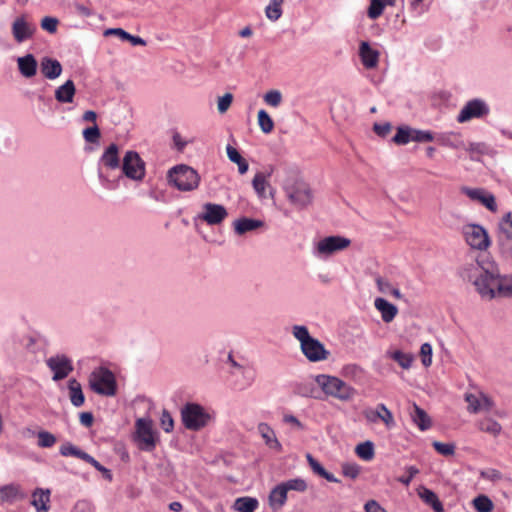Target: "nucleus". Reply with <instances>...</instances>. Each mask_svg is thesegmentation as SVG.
Wrapping results in <instances>:
<instances>
[{"label": "nucleus", "mask_w": 512, "mask_h": 512, "mask_svg": "<svg viewBox=\"0 0 512 512\" xmlns=\"http://www.w3.org/2000/svg\"><path fill=\"white\" fill-rule=\"evenodd\" d=\"M501 274L497 262L488 256L478 257L459 269L462 280L470 283L482 299L489 301L497 297Z\"/></svg>", "instance_id": "f257e3e1"}, {"label": "nucleus", "mask_w": 512, "mask_h": 512, "mask_svg": "<svg viewBox=\"0 0 512 512\" xmlns=\"http://www.w3.org/2000/svg\"><path fill=\"white\" fill-rule=\"evenodd\" d=\"M292 334L300 342L301 351L310 362H320L328 358L329 351L318 339L310 336L306 326L294 325Z\"/></svg>", "instance_id": "f03ea898"}, {"label": "nucleus", "mask_w": 512, "mask_h": 512, "mask_svg": "<svg viewBox=\"0 0 512 512\" xmlns=\"http://www.w3.org/2000/svg\"><path fill=\"white\" fill-rule=\"evenodd\" d=\"M168 183L182 192L193 191L198 188L200 176L192 167L180 164L169 169L167 174Z\"/></svg>", "instance_id": "7ed1b4c3"}, {"label": "nucleus", "mask_w": 512, "mask_h": 512, "mask_svg": "<svg viewBox=\"0 0 512 512\" xmlns=\"http://www.w3.org/2000/svg\"><path fill=\"white\" fill-rule=\"evenodd\" d=\"M315 381L326 395L343 402L352 400L357 394L355 388L335 376L320 374Z\"/></svg>", "instance_id": "20e7f679"}, {"label": "nucleus", "mask_w": 512, "mask_h": 512, "mask_svg": "<svg viewBox=\"0 0 512 512\" xmlns=\"http://www.w3.org/2000/svg\"><path fill=\"white\" fill-rule=\"evenodd\" d=\"M184 427L190 431H199L206 427L211 421L210 413L200 404L194 402L186 403L180 411Z\"/></svg>", "instance_id": "39448f33"}, {"label": "nucleus", "mask_w": 512, "mask_h": 512, "mask_svg": "<svg viewBox=\"0 0 512 512\" xmlns=\"http://www.w3.org/2000/svg\"><path fill=\"white\" fill-rule=\"evenodd\" d=\"M89 387L99 395L114 396L117 384L114 374L105 367L93 370L89 376Z\"/></svg>", "instance_id": "423d86ee"}, {"label": "nucleus", "mask_w": 512, "mask_h": 512, "mask_svg": "<svg viewBox=\"0 0 512 512\" xmlns=\"http://www.w3.org/2000/svg\"><path fill=\"white\" fill-rule=\"evenodd\" d=\"M283 189L289 201L299 209L307 207L313 201L310 186L300 179L284 182Z\"/></svg>", "instance_id": "0eeeda50"}, {"label": "nucleus", "mask_w": 512, "mask_h": 512, "mask_svg": "<svg viewBox=\"0 0 512 512\" xmlns=\"http://www.w3.org/2000/svg\"><path fill=\"white\" fill-rule=\"evenodd\" d=\"M350 244L351 240L344 236H327L316 243L313 254L317 258H328L337 252L347 249Z\"/></svg>", "instance_id": "6e6552de"}, {"label": "nucleus", "mask_w": 512, "mask_h": 512, "mask_svg": "<svg viewBox=\"0 0 512 512\" xmlns=\"http://www.w3.org/2000/svg\"><path fill=\"white\" fill-rule=\"evenodd\" d=\"M120 168L123 175L131 180L140 182L145 178L146 165L136 151L129 150L124 154Z\"/></svg>", "instance_id": "1a4fd4ad"}, {"label": "nucleus", "mask_w": 512, "mask_h": 512, "mask_svg": "<svg viewBox=\"0 0 512 512\" xmlns=\"http://www.w3.org/2000/svg\"><path fill=\"white\" fill-rule=\"evenodd\" d=\"M466 243L475 250L486 251L491 246L487 230L479 224H466L462 228Z\"/></svg>", "instance_id": "9d476101"}, {"label": "nucleus", "mask_w": 512, "mask_h": 512, "mask_svg": "<svg viewBox=\"0 0 512 512\" xmlns=\"http://www.w3.org/2000/svg\"><path fill=\"white\" fill-rule=\"evenodd\" d=\"M136 440L140 449L152 451L156 446V439L152 428V421L140 418L136 421Z\"/></svg>", "instance_id": "9b49d317"}, {"label": "nucleus", "mask_w": 512, "mask_h": 512, "mask_svg": "<svg viewBox=\"0 0 512 512\" xmlns=\"http://www.w3.org/2000/svg\"><path fill=\"white\" fill-rule=\"evenodd\" d=\"M490 112L489 106L482 99L468 101L457 115V122L465 123L474 118H482Z\"/></svg>", "instance_id": "f8f14e48"}, {"label": "nucleus", "mask_w": 512, "mask_h": 512, "mask_svg": "<svg viewBox=\"0 0 512 512\" xmlns=\"http://www.w3.org/2000/svg\"><path fill=\"white\" fill-rule=\"evenodd\" d=\"M500 235L498 244L500 253L508 258L512 255V213L508 212L499 224Z\"/></svg>", "instance_id": "ddd939ff"}, {"label": "nucleus", "mask_w": 512, "mask_h": 512, "mask_svg": "<svg viewBox=\"0 0 512 512\" xmlns=\"http://www.w3.org/2000/svg\"><path fill=\"white\" fill-rule=\"evenodd\" d=\"M46 365L53 372L52 379L54 381L66 378L73 371L71 359L64 354L51 356L46 360Z\"/></svg>", "instance_id": "4468645a"}, {"label": "nucleus", "mask_w": 512, "mask_h": 512, "mask_svg": "<svg viewBox=\"0 0 512 512\" xmlns=\"http://www.w3.org/2000/svg\"><path fill=\"white\" fill-rule=\"evenodd\" d=\"M464 399L467 402V411L472 414L489 412L494 406L493 400L483 392L465 393Z\"/></svg>", "instance_id": "2eb2a0df"}, {"label": "nucleus", "mask_w": 512, "mask_h": 512, "mask_svg": "<svg viewBox=\"0 0 512 512\" xmlns=\"http://www.w3.org/2000/svg\"><path fill=\"white\" fill-rule=\"evenodd\" d=\"M461 192L472 201L479 202L485 206L489 211H497V204L494 195L484 188L462 187Z\"/></svg>", "instance_id": "dca6fc26"}, {"label": "nucleus", "mask_w": 512, "mask_h": 512, "mask_svg": "<svg viewBox=\"0 0 512 512\" xmlns=\"http://www.w3.org/2000/svg\"><path fill=\"white\" fill-rule=\"evenodd\" d=\"M228 216L226 208L221 204L205 203L199 218L208 225H218Z\"/></svg>", "instance_id": "f3484780"}, {"label": "nucleus", "mask_w": 512, "mask_h": 512, "mask_svg": "<svg viewBox=\"0 0 512 512\" xmlns=\"http://www.w3.org/2000/svg\"><path fill=\"white\" fill-rule=\"evenodd\" d=\"M11 30L14 40L17 43H23L33 37L36 26L29 22L25 16H20L13 21Z\"/></svg>", "instance_id": "a211bd4d"}, {"label": "nucleus", "mask_w": 512, "mask_h": 512, "mask_svg": "<svg viewBox=\"0 0 512 512\" xmlns=\"http://www.w3.org/2000/svg\"><path fill=\"white\" fill-rule=\"evenodd\" d=\"M122 163L119 146L115 143L109 144L99 159V167L107 170L119 169Z\"/></svg>", "instance_id": "6ab92c4d"}, {"label": "nucleus", "mask_w": 512, "mask_h": 512, "mask_svg": "<svg viewBox=\"0 0 512 512\" xmlns=\"http://www.w3.org/2000/svg\"><path fill=\"white\" fill-rule=\"evenodd\" d=\"M435 139L438 144L443 147H448L455 150H462V148L466 147V142L463 139L462 134L459 132L450 131L439 133Z\"/></svg>", "instance_id": "aec40b11"}, {"label": "nucleus", "mask_w": 512, "mask_h": 512, "mask_svg": "<svg viewBox=\"0 0 512 512\" xmlns=\"http://www.w3.org/2000/svg\"><path fill=\"white\" fill-rule=\"evenodd\" d=\"M40 72L44 78L55 80L62 74L63 67L61 63L51 57H43L39 64Z\"/></svg>", "instance_id": "412c9836"}, {"label": "nucleus", "mask_w": 512, "mask_h": 512, "mask_svg": "<svg viewBox=\"0 0 512 512\" xmlns=\"http://www.w3.org/2000/svg\"><path fill=\"white\" fill-rule=\"evenodd\" d=\"M18 71L24 78L30 79L37 74L38 62L33 54H25L17 58Z\"/></svg>", "instance_id": "4be33fe9"}, {"label": "nucleus", "mask_w": 512, "mask_h": 512, "mask_svg": "<svg viewBox=\"0 0 512 512\" xmlns=\"http://www.w3.org/2000/svg\"><path fill=\"white\" fill-rule=\"evenodd\" d=\"M359 56L363 66L367 69L377 67L379 62V52L373 49L366 41H362L359 46Z\"/></svg>", "instance_id": "5701e85b"}, {"label": "nucleus", "mask_w": 512, "mask_h": 512, "mask_svg": "<svg viewBox=\"0 0 512 512\" xmlns=\"http://www.w3.org/2000/svg\"><path fill=\"white\" fill-rule=\"evenodd\" d=\"M258 433L261 435L265 442V445L276 452L282 451V445L276 437V433L273 428L267 423H259L257 426Z\"/></svg>", "instance_id": "b1692460"}, {"label": "nucleus", "mask_w": 512, "mask_h": 512, "mask_svg": "<svg viewBox=\"0 0 512 512\" xmlns=\"http://www.w3.org/2000/svg\"><path fill=\"white\" fill-rule=\"evenodd\" d=\"M76 95V86L71 79L66 80L55 89L54 97L60 104H71Z\"/></svg>", "instance_id": "393cba45"}, {"label": "nucleus", "mask_w": 512, "mask_h": 512, "mask_svg": "<svg viewBox=\"0 0 512 512\" xmlns=\"http://www.w3.org/2000/svg\"><path fill=\"white\" fill-rule=\"evenodd\" d=\"M375 308L381 313L382 320L390 323L396 317L398 309L384 298H376L374 301Z\"/></svg>", "instance_id": "a878e982"}, {"label": "nucleus", "mask_w": 512, "mask_h": 512, "mask_svg": "<svg viewBox=\"0 0 512 512\" xmlns=\"http://www.w3.org/2000/svg\"><path fill=\"white\" fill-rule=\"evenodd\" d=\"M234 230L238 235L254 231L264 226V222L258 219L242 217L234 221Z\"/></svg>", "instance_id": "bb28decb"}, {"label": "nucleus", "mask_w": 512, "mask_h": 512, "mask_svg": "<svg viewBox=\"0 0 512 512\" xmlns=\"http://www.w3.org/2000/svg\"><path fill=\"white\" fill-rule=\"evenodd\" d=\"M50 491L43 489H36L32 494V505L37 512H47L50 508Z\"/></svg>", "instance_id": "cd10ccee"}, {"label": "nucleus", "mask_w": 512, "mask_h": 512, "mask_svg": "<svg viewBox=\"0 0 512 512\" xmlns=\"http://www.w3.org/2000/svg\"><path fill=\"white\" fill-rule=\"evenodd\" d=\"M306 459L314 474L332 483L339 482V479H337L332 473L326 471V469L320 464V462L317 461L310 453L306 454Z\"/></svg>", "instance_id": "c85d7f7f"}, {"label": "nucleus", "mask_w": 512, "mask_h": 512, "mask_svg": "<svg viewBox=\"0 0 512 512\" xmlns=\"http://www.w3.org/2000/svg\"><path fill=\"white\" fill-rule=\"evenodd\" d=\"M418 495L427 505L431 506L435 512L444 511L441 501L432 490L426 487H421L418 490Z\"/></svg>", "instance_id": "c756f323"}, {"label": "nucleus", "mask_w": 512, "mask_h": 512, "mask_svg": "<svg viewBox=\"0 0 512 512\" xmlns=\"http://www.w3.org/2000/svg\"><path fill=\"white\" fill-rule=\"evenodd\" d=\"M287 488L283 482L276 485L269 494V502L273 508H281L287 500Z\"/></svg>", "instance_id": "7c9ffc66"}, {"label": "nucleus", "mask_w": 512, "mask_h": 512, "mask_svg": "<svg viewBox=\"0 0 512 512\" xmlns=\"http://www.w3.org/2000/svg\"><path fill=\"white\" fill-rule=\"evenodd\" d=\"M69 397L73 406L81 407L84 404L85 397L80 383L76 379H70L68 382Z\"/></svg>", "instance_id": "2f4dec72"}, {"label": "nucleus", "mask_w": 512, "mask_h": 512, "mask_svg": "<svg viewBox=\"0 0 512 512\" xmlns=\"http://www.w3.org/2000/svg\"><path fill=\"white\" fill-rule=\"evenodd\" d=\"M477 427L480 431L488 433L493 437H497L502 432V426L499 422L491 417H485L477 422Z\"/></svg>", "instance_id": "473e14b6"}, {"label": "nucleus", "mask_w": 512, "mask_h": 512, "mask_svg": "<svg viewBox=\"0 0 512 512\" xmlns=\"http://www.w3.org/2000/svg\"><path fill=\"white\" fill-rule=\"evenodd\" d=\"M412 421L419 427L420 430L424 431L430 428L431 420L427 413L420 408L418 405H413V411L411 412Z\"/></svg>", "instance_id": "72a5a7b5"}, {"label": "nucleus", "mask_w": 512, "mask_h": 512, "mask_svg": "<svg viewBox=\"0 0 512 512\" xmlns=\"http://www.w3.org/2000/svg\"><path fill=\"white\" fill-rule=\"evenodd\" d=\"M226 152H227V157L228 159L237 164L238 166V171L241 175L245 174L248 169H249V164L248 162L240 155V153L238 152V150L236 148H234L233 146L231 145H228L226 147Z\"/></svg>", "instance_id": "f704fd0d"}, {"label": "nucleus", "mask_w": 512, "mask_h": 512, "mask_svg": "<svg viewBox=\"0 0 512 512\" xmlns=\"http://www.w3.org/2000/svg\"><path fill=\"white\" fill-rule=\"evenodd\" d=\"M104 34L105 35H117L122 40H127V41L131 42V44L134 46L146 45V41L143 38H141L139 36L131 35L128 32H126L125 30H123L122 28H110V29H107Z\"/></svg>", "instance_id": "c9c22d12"}, {"label": "nucleus", "mask_w": 512, "mask_h": 512, "mask_svg": "<svg viewBox=\"0 0 512 512\" xmlns=\"http://www.w3.org/2000/svg\"><path fill=\"white\" fill-rule=\"evenodd\" d=\"M60 454L64 457L73 456L82 459L85 462L89 457L88 453L79 449L77 446L73 445L70 442H65L64 444L61 445Z\"/></svg>", "instance_id": "e433bc0d"}, {"label": "nucleus", "mask_w": 512, "mask_h": 512, "mask_svg": "<svg viewBox=\"0 0 512 512\" xmlns=\"http://www.w3.org/2000/svg\"><path fill=\"white\" fill-rule=\"evenodd\" d=\"M472 506L477 512H492L494 509V503L487 495L484 494L476 496L472 500Z\"/></svg>", "instance_id": "4c0bfd02"}, {"label": "nucleus", "mask_w": 512, "mask_h": 512, "mask_svg": "<svg viewBox=\"0 0 512 512\" xmlns=\"http://www.w3.org/2000/svg\"><path fill=\"white\" fill-rule=\"evenodd\" d=\"M257 506V499L251 497H240L234 503V508L239 512H254Z\"/></svg>", "instance_id": "58836bf2"}, {"label": "nucleus", "mask_w": 512, "mask_h": 512, "mask_svg": "<svg viewBox=\"0 0 512 512\" xmlns=\"http://www.w3.org/2000/svg\"><path fill=\"white\" fill-rule=\"evenodd\" d=\"M389 357L396 361L403 369H409L412 366L414 357L410 353H404L396 350L388 353Z\"/></svg>", "instance_id": "ea45409f"}, {"label": "nucleus", "mask_w": 512, "mask_h": 512, "mask_svg": "<svg viewBox=\"0 0 512 512\" xmlns=\"http://www.w3.org/2000/svg\"><path fill=\"white\" fill-rule=\"evenodd\" d=\"M252 186L259 198L265 197V191L268 186L267 176L263 172L255 174L252 180Z\"/></svg>", "instance_id": "a19ab883"}, {"label": "nucleus", "mask_w": 512, "mask_h": 512, "mask_svg": "<svg viewBox=\"0 0 512 512\" xmlns=\"http://www.w3.org/2000/svg\"><path fill=\"white\" fill-rule=\"evenodd\" d=\"M284 0H271L265 9L266 17L271 21H277L282 15V4Z\"/></svg>", "instance_id": "79ce46f5"}, {"label": "nucleus", "mask_w": 512, "mask_h": 512, "mask_svg": "<svg viewBox=\"0 0 512 512\" xmlns=\"http://www.w3.org/2000/svg\"><path fill=\"white\" fill-rule=\"evenodd\" d=\"M20 489L17 485H5L0 488V499L3 502H13L19 496Z\"/></svg>", "instance_id": "37998d69"}, {"label": "nucleus", "mask_w": 512, "mask_h": 512, "mask_svg": "<svg viewBox=\"0 0 512 512\" xmlns=\"http://www.w3.org/2000/svg\"><path fill=\"white\" fill-rule=\"evenodd\" d=\"M257 118H258V125L263 133L269 134L273 131L274 122L265 110H263V109L259 110Z\"/></svg>", "instance_id": "c03bdc74"}, {"label": "nucleus", "mask_w": 512, "mask_h": 512, "mask_svg": "<svg viewBox=\"0 0 512 512\" xmlns=\"http://www.w3.org/2000/svg\"><path fill=\"white\" fill-rule=\"evenodd\" d=\"M355 452L361 459L369 461L374 457V445L371 441H365L356 446Z\"/></svg>", "instance_id": "a18cd8bd"}, {"label": "nucleus", "mask_w": 512, "mask_h": 512, "mask_svg": "<svg viewBox=\"0 0 512 512\" xmlns=\"http://www.w3.org/2000/svg\"><path fill=\"white\" fill-rule=\"evenodd\" d=\"M411 127L399 126L397 132L392 138V141L397 145H406L411 142Z\"/></svg>", "instance_id": "49530a36"}, {"label": "nucleus", "mask_w": 512, "mask_h": 512, "mask_svg": "<svg viewBox=\"0 0 512 512\" xmlns=\"http://www.w3.org/2000/svg\"><path fill=\"white\" fill-rule=\"evenodd\" d=\"M512 296V274H501V281L497 291V297Z\"/></svg>", "instance_id": "de8ad7c7"}, {"label": "nucleus", "mask_w": 512, "mask_h": 512, "mask_svg": "<svg viewBox=\"0 0 512 512\" xmlns=\"http://www.w3.org/2000/svg\"><path fill=\"white\" fill-rule=\"evenodd\" d=\"M282 422L289 426L293 432H300L306 430V425L302 423L296 416L290 413H284Z\"/></svg>", "instance_id": "09e8293b"}, {"label": "nucleus", "mask_w": 512, "mask_h": 512, "mask_svg": "<svg viewBox=\"0 0 512 512\" xmlns=\"http://www.w3.org/2000/svg\"><path fill=\"white\" fill-rule=\"evenodd\" d=\"M288 491L305 492L308 489V484L303 478H293L283 482Z\"/></svg>", "instance_id": "8fccbe9b"}, {"label": "nucleus", "mask_w": 512, "mask_h": 512, "mask_svg": "<svg viewBox=\"0 0 512 512\" xmlns=\"http://www.w3.org/2000/svg\"><path fill=\"white\" fill-rule=\"evenodd\" d=\"M411 142L425 143L431 142L435 139L432 132L428 130H419L411 128Z\"/></svg>", "instance_id": "3c124183"}, {"label": "nucleus", "mask_w": 512, "mask_h": 512, "mask_svg": "<svg viewBox=\"0 0 512 512\" xmlns=\"http://www.w3.org/2000/svg\"><path fill=\"white\" fill-rule=\"evenodd\" d=\"M37 437H38V443L37 444L41 448H50L57 441L56 437L52 433H50L48 431H40V432H38Z\"/></svg>", "instance_id": "603ef678"}, {"label": "nucleus", "mask_w": 512, "mask_h": 512, "mask_svg": "<svg viewBox=\"0 0 512 512\" xmlns=\"http://www.w3.org/2000/svg\"><path fill=\"white\" fill-rule=\"evenodd\" d=\"M264 102L272 107H278L282 102V93L279 90H269L265 93Z\"/></svg>", "instance_id": "864d4df0"}, {"label": "nucleus", "mask_w": 512, "mask_h": 512, "mask_svg": "<svg viewBox=\"0 0 512 512\" xmlns=\"http://www.w3.org/2000/svg\"><path fill=\"white\" fill-rule=\"evenodd\" d=\"M434 449L443 456H452L455 453V445L453 443H442L434 441L432 443Z\"/></svg>", "instance_id": "5fc2aeb1"}, {"label": "nucleus", "mask_w": 512, "mask_h": 512, "mask_svg": "<svg viewBox=\"0 0 512 512\" xmlns=\"http://www.w3.org/2000/svg\"><path fill=\"white\" fill-rule=\"evenodd\" d=\"M385 3L382 0H371L370 7L368 9V16L371 19H377L384 10Z\"/></svg>", "instance_id": "6e6d98bb"}, {"label": "nucleus", "mask_w": 512, "mask_h": 512, "mask_svg": "<svg viewBox=\"0 0 512 512\" xmlns=\"http://www.w3.org/2000/svg\"><path fill=\"white\" fill-rule=\"evenodd\" d=\"M100 136H101L100 130L96 124L92 127H88L83 130V137H84L85 141L88 143L98 142Z\"/></svg>", "instance_id": "4d7b16f0"}, {"label": "nucleus", "mask_w": 512, "mask_h": 512, "mask_svg": "<svg viewBox=\"0 0 512 512\" xmlns=\"http://www.w3.org/2000/svg\"><path fill=\"white\" fill-rule=\"evenodd\" d=\"M480 477L491 482H498L503 479L502 473L494 468H488L480 471Z\"/></svg>", "instance_id": "13d9d810"}, {"label": "nucleus", "mask_w": 512, "mask_h": 512, "mask_svg": "<svg viewBox=\"0 0 512 512\" xmlns=\"http://www.w3.org/2000/svg\"><path fill=\"white\" fill-rule=\"evenodd\" d=\"M422 364L429 367L432 364V346L429 343H423L420 347Z\"/></svg>", "instance_id": "bf43d9fd"}, {"label": "nucleus", "mask_w": 512, "mask_h": 512, "mask_svg": "<svg viewBox=\"0 0 512 512\" xmlns=\"http://www.w3.org/2000/svg\"><path fill=\"white\" fill-rule=\"evenodd\" d=\"M87 463L91 464L96 470L102 473L103 477L108 480L112 481V473L109 469L101 465L94 457L89 455L88 459L86 460Z\"/></svg>", "instance_id": "052dcab7"}, {"label": "nucleus", "mask_w": 512, "mask_h": 512, "mask_svg": "<svg viewBox=\"0 0 512 512\" xmlns=\"http://www.w3.org/2000/svg\"><path fill=\"white\" fill-rule=\"evenodd\" d=\"M233 101V95L231 93H226L223 96L218 98L217 109L220 114H224L229 107L231 106Z\"/></svg>", "instance_id": "680f3d73"}, {"label": "nucleus", "mask_w": 512, "mask_h": 512, "mask_svg": "<svg viewBox=\"0 0 512 512\" xmlns=\"http://www.w3.org/2000/svg\"><path fill=\"white\" fill-rule=\"evenodd\" d=\"M344 476L355 479L360 473V467L355 463H344L341 466Z\"/></svg>", "instance_id": "e2e57ef3"}, {"label": "nucleus", "mask_w": 512, "mask_h": 512, "mask_svg": "<svg viewBox=\"0 0 512 512\" xmlns=\"http://www.w3.org/2000/svg\"><path fill=\"white\" fill-rule=\"evenodd\" d=\"M379 409L381 410L380 421H383L387 428H392L395 421L391 411L384 404H379Z\"/></svg>", "instance_id": "0e129e2a"}, {"label": "nucleus", "mask_w": 512, "mask_h": 512, "mask_svg": "<svg viewBox=\"0 0 512 512\" xmlns=\"http://www.w3.org/2000/svg\"><path fill=\"white\" fill-rule=\"evenodd\" d=\"M363 416L369 423H376L380 421L381 410L379 409V404L375 409L367 408L363 411Z\"/></svg>", "instance_id": "69168bd1"}, {"label": "nucleus", "mask_w": 512, "mask_h": 512, "mask_svg": "<svg viewBox=\"0 0 512 512\" xmlns=\"http://www.w3.org/2000/svg\"><path fill=\"white\" fill-rule=\"evenodd\" d=\"M160 421H161V426L165 432L169 433L173 430L174 420H173L171 414L167 410L162 411Z\"/></svg>", "instance_id": "338daca9"}, {"label": "nucleus", "mask_w": 512, "mask_h": 512, "mask_svg": "<svg viewBox=\"0 0 512 512\" xmlns=\"http://www.w3.org/2000/svg\"><path fill=\"white\" fill-rule=\"evenodd\" d=\"M58 20L54 17H44L41 21L42 29L49 33H55L57 30Z\"/></svg>", "instance_id": "774afa93"}]
</instances>
